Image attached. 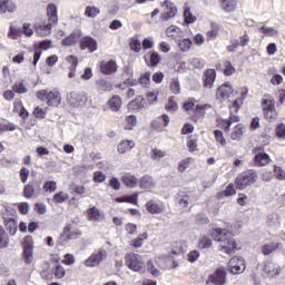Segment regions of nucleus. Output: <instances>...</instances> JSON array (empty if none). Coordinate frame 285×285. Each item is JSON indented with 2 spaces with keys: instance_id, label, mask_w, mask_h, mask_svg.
I'll return each instance as SVG.
<instances>
[{
  "instance_id": "f257e3e1",
  "label": "nucleus",
  "mask_w": 285,
  "mask_h": 285,
  "mask_svg": "<svg viewBox=\"0 0 285 285\" xmlns=\"http://www.w3.org/2000/svg\"><path fill=\"white\" fill-rule=\"evenodd\" d=\"M209 235L214 242H219L220 253H225L226 255H233V253L237 252V242L233 237V232L216 227L209 232Z\"/></svg>"
},
{
  "instance_id": "f03ea898",
  "label": "nucleus",
  "mask_w": 285,
  "mask_h": 285,
  "mask_svg": "<svg viewBox=\"0 0 285 285\" xmlns=\"http://www.w3.org/2000/svg\"><path fill=\"white\" fill-rule=\"evenodd\" d=\"M210 108L212 106L208 104H198L195 98H187L181 105V109L189 116V121H193V124H199L205 119L206 110H210Z\"/></svg>"
},
{
  "instance_id": "7ed1b4c3",
  "label": "nucleus",
  "mask_w": 285,
  "mask_h": 285,
  "mask_svg": "<svg viewBox=\"0 0 285 285\" xmlns=\"http://www.w3.org/2000/svg\"><path fill=\"white\" fill-rule=\"evenodd\" d=\"M257 179H259V175L255 169H247L242 171L234 180V186L236 190H245L248 186H253V184H257Z\"/></svg>"
},
{
  "instance_id": "20e7f679",
  "label": "nucleus",
  "mask_w": 285,
  "mask_h": 285,
  "mask_svg": "<svg viewBox=\"0 0 285 285\" xmlns=\"http://www.w3.org/2000/svg\"><path fill=\"white\" fill-rule=\"evenodd\" d=\"M261 105L266 121H269V124L277 121L279 118V112L275 108V98H273L271 95H264L261 100Z\"/></svg>"
},
{
  "instance_id": "39448f33",
  "label": "nucleus",
  "mask_w": 285,
  "mask_h": 285,
  "mask_svg": "<svg viewBox=\"0 0 285 285\" xmlns=\"http://www.w3.org/2000/svg\"><path fill=\"white\" fill-rule=\"evenodd\" d=\"M39 101H45L51 108H59L61 106V92L59 90L41 89L36 92Z\"/></svg>"
},
{
  "instance_id": "423d86ee",
  "label": "nucleus",
  "mask_w": 285,
  "mask_h": 285,
  "mask_svg": "<svg viewBox=\"0 0 285 285\" xmlns=\"http://www.w3.org/2000/svg\"><path fill=\"white\" fill-rule=\"evenodd\" d=\"M22 259L27 266L35 262V238L27 235L21 240Z\"/></svg>"
},
{
  "instance_id": "0eeeda50",
  "label": "nucleus",
  "mask_w": 285,
  "mask_h": 285,
  "mask_svg": "<svg viewBox=\"0 0 285 285\" xmlns=\"http://www.w3.org/2000/svg\"><path fill=\"white\" fill-rule=\"evenodd\" d=\"M252 153L254 155L253 165L255 168H264L273 163V158H271V155L264 151V147L262 146L255 147L252 149Z\"/></svg>"
},
{
  "instance_id": "6e6552de",
  "label": "nucleus",
  "mask_w": 285,
  "mask_h": 285,
  "mask_svg": "<svg viewBox=\"0 0 285 285\" xmlns=\"http://www.w3.org/2000/svg\"><path fill=\"white\" fill-rule=\"evenodd\" d=\"M3 226L8 230L9 235H17V212H11L6 209V213L2 214Z\"/></svg>"
},
{
  "instance_id": "1a4fd4ad",
  "label": "nucleus",
  "mask_w": 285,
  "mask_h": 285,
  "mask_svg": "<svg viewBox=\"0 0 285 285\" xmlns=\"http://www.w3.org/2000/svg\"><path fill=\"white\" fill-rule=\"evenodd\" d=\"M67 102L71 108H82L88 104V95L86 92L71 91L67 96Z\"/></svg>"
},
{
  "instance_id": "9d476101",
  "label": "nucleus",
  "mask_w": 285,
  "mask_h": 285,
  "mask_svg": "<svg viewBox=\"0 0 285 285\" xmlns=\"http://www.w3.org/2000/svg\"><path fill=\"white\" fill-rule=\"evenodd\" d=\"M106 257H108V252L105 248H99L85 261V266H87V268H95V266H99Z\"/></svg>"
},
{
  "instance_id": "9b49d317",
  "label": "nucleus",
  "mask_w": 285,
  "mask_h": 285,
  "mask_svg": "<svg viewBox=\"0 0 285 285\" xmlns=\"http://www.w3.org/2000/svg\"><path fill=\"white\" fill-rule=\"evenodd\" d=\"M226 267L220 266L216 268V271L210 274L206 281V284H213V285H226Z\"/></svg>"
},
{
  "instance_id": "f8f14e48",
  "label": "nucleus",
  "mask_w": 285,
  "mask_h": 285,
  "mask_svg": "<svg viewBox=\"0 0 285 285\" xmlns=\"http://www.w3.org/2000/svg\"><path fill=\"white\" fill-rule=\"evenodd\" d=\"M125 264L130 271L135 273H139L144 268V262L141 261V256L135 253L127 254L125 257Z\"/></svg>"
},
{
  "instance_id": "ddd939ff",
  "label": "nucleus",
  "mask_w": 285,
  "mask_h": 285,
  "mask_svg": "<svg viewBox=\"0 0 285 285\" xmlns=\"http://www.w3.org/2000/svg\"><path fill=\"white\" fill-rule=\"evenodd\" d=\"M228 271L232 275H239L246 271V261L243 257H233L228 262Z\"/></svg>"
},
{
  "instance_id": "4468645a",
  "label": "nucleus",
  "mask_w": 285,
  "mask_h": 285,
  "mask_svg": "<svg viewBox=\"0 0 285 285\" xmlns=\"http://www.w3.org/2000/svg\"><path fill=\"white\" fill-rule=\"evenodd\" d=\"M81 235V230L79 229H72V225L71 224H67L63 229L62 233L60 234V242L62 244H66V242H70V239H77V237H79Z\"/></svg>"
},
{
  "instance_id": "2eb2a0df",
  "label": "nucleus",
  "mask_w": 285,
  "mask_h": 285,
  "mask_svg": "<svg viewBox=\"0 0 285 285\" xmlns=\"http://www.w3.org/2000/svg\"><path fill=\"white\" fill-rule=\"evenodd\" d=\"M41 191V180H31L23 187V197L32 199L37 193Z\"/></svg>"
},
{
  "instance_id": "dca6fc26",
  "label": "nucleus",
  "mask_w": 285,
  "mask_h": 285,
  "mask_svg": "<svg viewBox=\"0 0 285 285\" xmlns=\"http://www.w3.org/2000/svg\"><path fill=\"white\" fill-rule=\"evenodd\" d=\"M80 50H88V52H97L99 49V43L97 40L90 36H85L80 38V43H79Z\"/></svg>"
},
{
  "instance_id": "f3484780",
  "label": "nucleus",
  "mask_w": 285,
  "mask_h": 285,
  "mask_svg": "<svg viewBox=\"0 0 285 285\" xmlns=\"http://www.w3.org/2000/svg\"><path fill=\"white\" fill-rule=\"evenodd\" d=\"M164 11L160 14V21H168V19H173L177 14V7L170 0H165L163 2Z\"/></svg>"
},
{
  "instance_id": "a211bd4d",
  "label": "nucleus",
  "mask_w": 285,
  "mask_h": 285,
  "mask_svg": "<svg viewBox=\"0 0 285 285\" xmlns=\"http://www.w3.org/2000/svg\"><path fill=\"white\" fill-rule=\"evenodd\" d=\"M145 207L147 213H149V215H161L166 213V205L155 199H150L149 202H147Z\"/></svg>"
},
{
  "instance_id": "6ab92c4d",
  "label": "nucleus",
  "mask_w": 285,
  "mask_h": 285,
  "mask_svg": "<svg viewBox=\"0 0 285 285\" xmlns=\"http://www.w3.org/2000/svg\"><path fill=\"white\" fill-rule=\"evenodd\" d=\"M37 49L33 53V60L32 66L37 68V63H39V60L41 59L42 51L41 50H50L52 48V40H42L39 42L38 47L35 46Z\"/></svg>"
},
{
  "instance_id": "aec40b11",
  "label": "nucleus",
  "mask_w": 285,
  "mask_h": 285,
  "mask_svg": "<svg viewBox=\"0 0 285 285\" xmlns=\"http://www.w3.org/2000/svg\"><path fill=\"white\" fill-rule=\"evenodd\" d=\"M118 68L119 66H117V61L115 60H102L99 63L101 75H115Z\"/></svg>"
},
{
  "instance_id": "412c9836",
  "label": "nucleus",
  "mask_w": 285,
  "mask_h": 285,
  "mask_svg": "<svg viewBox=\"0 0 285 285\" xmlns=\"http://www.w3.org/2000/svg\"><path fill=\"white\" fill-rule=\"evenodd\" d=\"M144 60L146 66H148V68H157L159 63H161V55L153 50V51H149L148 55L144 56Z\"/></svg>"
},
{
  "instance_id": "4be33fe9",
  "label": "nucleus",
  "mask_w": 285,
  "mask_h": 285,
  "mask_svg": "<svg viewBox=\"0 0 285 285\" xmlns=\"http://www.w3.org/2000/svg\"><path fill=\"white\" fill-rule=\"evenodd\" d=\"M248 43H250V36L245 32L242 37H239V40H232V45L227 46V52H235L239 46L244 48L248 46Z\"/></svg>"
},
{
  "instance_id": "5701e85b",
  "label": "nucleus",
  "mask_w": 285,
  "mask_h": 285,
  "mask_svg": "<svg viewBox=\"0 0 285 285\" xmlns=\"http://www.w3.org/2000/svg\"><path fill=\"white\" fill-rule=\"evenodd\" d=\"M82 35L81 30H73L68 37L61 40V46L70 47L76 46V43H80Z\"/></svg>"
},
{
  "instance_id": "b1692460",
  "label": "nucleus",
  "mask_w": 285,
  "mask_h": 285,
  "mask_svg": "<svg viewBox=\"0 0 285 285\" xmlns=\"http://www.w3.org/2000/svg\"><path fill=\"white\" fill-rule=\"evenodd\" d=\"M65 61L68 63L69 79H75L77 75V66H79V58L75 55H69L65 58Z\"/></svg>"
},
{
  "instance_id": "393cba45",
  "label": "nucleus",
  "mask_w": 285,
  "mask_h": 285,
  "mask_svg": "<svg viewBox=\"0 0 285 285\" xmlns=\"http://www.w3.org/2000/svg\"><path fill=\"white\" fill-rule=\"evenodd\" d=\"M217 79V71L215 69H206L203 73L204 88H213L215 80Z\"/></svg>"
},
{
  "instance_id": "a878e982",
  "label": "nucleus",
  "mask_w": 285,
  "mask_h": 285,
  "mask_svg": "<svg viewBox=\"0 0 285 285\" xmlns=\"http://www.w3.org/2000/svg\"><path fill=\"white\" fill-rule=\"evenodd\" d=\"M146 98H144V96H138L128 102L127 108L131 112H139V110H142V108H146Z\"/></svg>"
},
{
  "instance_id": "bb28decb",
  "label": "nucleus",
  "mask_w": 285,
  "mask_h": 285,
  "mask_svg": "<svg viewBox=\"0 0 285 285\" xmlns=\"http://www.w3.org/2000/svg\"><path fill=\"white\" fill-rule=\"evenodd\" d=\"M215 69L218 70V72H223L225 77H230L232 75H235L236 70L233 63L229 60H225L222 65V62H218L215 65Z\"/></svg>"
},
{
  "instance_id": "cd10ccee",
  "label": "nucleus",
  "mask_w": 285,
  "mask_h": 285,
  "mask_svg": "<svg viewBox=\"0 0 285 285\" xmlns=\"http://www.w3.org/2000/svg\"><path fill=\"white\" fill-rule=\"evenodd\" d=\"M230 95H233V85H230V82H225L217 88V99H228Z\"/></svg>"
},
{
  "instance_id": "c85d7f7f",
  "label": "nucleus",
  "mask_w": 285,
  "mask_h": 285,
  "mask_svg": "<svg viewBox=\"0 0 285 285\" xmlns=\"http://www.w3.org/2000/svg\"><path fill=\"white\" fill-rule=\"evenodd\" d=\"M47 18H48V23H51L52 26H57V23H59V14L57 11V4L49 3L47 6Z\"/></svg>"
},
{
  "instance_id": "c756f323",
  "label": "nucleus",
  "mask_w": 285,
  "mask_h": 285,
  "mask_svg": "<svg viewBox=\"0 0 285 285\" xmlns=\"http://www.w3.org/2000/svg\"><path fill=\"white\" fill-rule=\"evenodd\" d=\"M170 124V117L167 114H164L151 122V126L155 130H163V128H168Z\"/></svg>"
},
{
  "instance_id": "7c9ffc66",
  "label": "nucleus",
  "mask_w": 285,
  "mask_h": 285,
  "mask_svg": "<svg viewBox=\"0 0 285 285\" xmlns=\"http://www.w3.org/2000/svg\"><path fill=\"white\" fill-rule=\"evenodd\" d=\"M17 12V3L12 0H0V14Z\"/></svg>"
},
{
  "instance_id": "2f4dec72",
  "label": "nucleus",
  "mask_w": 285,
  "mask_h": 285,
  "mask_svg": "<svg viewBox=\"0 0 285 285\" xmlns=\"http://www.w3.org/2000/svg\"><path fill=\"white\" fill-rule=\"evenodd\" d=\"M218 3L223 11L230 13L237 10V3H239V0H218Z\"/></svg>"
},
{
  "instance_id": "473e14b6",
  "label": "nucleus",
  "mask_w": 285,
  "mask_h": 285,
  "mask_svg": "<svg viewBox=\"0 0 285 285\" xmlns=\"http://www.w3.org/2000/svg\"><path fill=\"white\" fill-rule=\"evenodd\" d=\"M107 106L112 110V112H119V110H121V106H124V100L118 95H114L108 99Z\"/></svg>"
},
{
  "instance_id": "72a5a7b5",
  "label": "nucleus",
  "mask_w": 285,
  "mask_h": 285,
  "mask_svg": "<svg viewBox=\"0 0 285 285\" xmlns=\"http://www.w3.org/2000/svg\"><path fill=\"white\" fill-rule=\"evenodd\" d=\"M96 88L98 92H112V82L106 78H101L96 81Z\"/></svg>"
},
{
  "instance_id": "f704fd0d",
  "label": "nucleus",
  "mask_w": 285,
  "mask_h": 285,
  "mask_svg": "<svg viewBox=\"0 0 285 285\" xmlns=\"http://www.w3.org/2000/svg\"><path fill=\"white\" fill-rule=\"evenodd\" d=\"M87 219L88 222H99V219H104V214L97 207H90L87 209Z\"/></svg>"
},
{
  "instance_id": "c9c22d12",
  "label": "nucleus",
  "mask_w": 285,
  "mask_h": 285,
  "mask_svg": "<svg viewBox=\"0 0 285 285\" xmlns=\"http://www.w3.org/2000/svg\"><path fill=\"white\" fill-rule=\"evenodd\" d=\"M233 195H237V190L235 189V185L230 183L224 190L216 193V199H224V197H233Z\"/></svg>"
},
{
  "instance_id": "e433bc0d",
  "label": "nucleus",
  "mask_w": 285,
  "mask_h": 285,
  "mask_svg": "<svg viewBox=\"0 0 285 285\" xmlns=\"http://www.w3.org/2000/svg\"><path fill=\"white\" fill-rule=\"evenodd\" d=\"M121 181L127 188H137V184H139V179L135 175L126 174L121 177Z\"/></svg>"
},
{
  "instance_id": "4c0bfd02",
  "label": "nucleus",
  "mask_w": 285,
  "mask_h": 285,
  "mask_svg": "<svg viewBox=\"0 0 285 285\" xmlns=\"http://www.w3.org/2000/svg\"><path fill=\"white\" fill-rule=\"evenodd\" d=\"M263 271L269 277H275V276L279 275V268H277V265L273 262H266Z\"/></svg>"
},
{
  "instance_id": "58836bf2",
  "label": "nucleus",
  "mask_w": 285,
  "mask_h": 285,
  "mask_svg": "<svg viewBox=\"0 0 285 285\" xmlns=\"http://www.w3.org/2000/svg\"><path fill=\"white\" fill-rule=\"evenodd\" d=\"M282 248V243H269L265 244L261 247V250L264 255H273L275 250H279Z\"/></svg>"
},
{
  "instance_id": "ea45409f",
  "label": "nucleus",
  "mask_w": 285,
  "mask_h": 285,
  "mask_svg": "<svg viewBox=\"0 0 285 285\" xmlns=\"http://www.w3.org/2000/svg\"><path fill=\"white\" fill-rule=\"evenodd\" d=\"M52 23L48 22L47 24H38L36 26V35L38 37H48L50 32H52Z\"/></svg>"
},
{
  "instance_id": "a19ab883",
  "label": "nucleus",
  "mask_w": 285,
  "mask_h": 285,
  "mask_svg": "<svg viewBox=\"0 0 285 285\" xmlns=\"http://www.w3.org/2000/svg\"><path fill=\"white\" fill-rule=\"evenodd\" d=\"M135 148V141L132 140H122L117 146V151L120 155H124L125 153H128L129 150H132Z\"/></svg>"
},
{
  "instance_id": "79ce46f5",
  "label": "nucleus",
  "mask_w": 285,
  "mask_h": 285,
  "mask_svg": "<svg viewBox=\"0 0 285 285\" xmlns=\"http://www.w3.org/2000/svg\"><path fill=\"white\" fill-rule=\"evenodd\" d=\"M165 110L167 112H177L179 110V104H177V98L175 96H170L166 104H165Z\"/></svg>"
},
{
  "instance_id": "37998d69",
  "label": "nucleus",
  "mask_w": 285,
  "mask_h": 285,
  "mask_svg": "<svg viewBox=\"0 0 285 285\" xmlns=\"http://www.w3.org/2000/svg\"><path fill=\"white\" fill-rule=\"evenodd\" d=\"M244 128L243 124L236 125L229 135L230 139H233V141H239V139L244 137Z\"/></svg>"
},
{
  "instance_id": "c03bdc74",
  "label": "nucleus",
  "mask_w": 285,
  "mask_h": 285,
  "mask_svg": "<svg viewBox=\"0 0 285 285\" xmlns=\"http://www.w3.org/2000/svg\"><path fill=\"white\" fill-rule=\"evenodd\" d=\"M138 184L140 188L147 190L148 188H153V186H155V179H153V176L145 175L138 180Z\"/></svg>"
},
{
  "instance_id": "a18cd8bd",
  "label": "nucleus",
  "mask_w": 285,
  "mask_h": 285,
  "mask_svg": "<svg viewBox=\"0 0 285 285\" xmlns=\"http://www.w3.org/2000/svg\"><path fill=\"white\" fill-rule=\"evenodd\" d=\"M12 90L17 95H26L28 92V85H26V80H20L13 83Z\"/></svg>"
},
{
  "instance_id": "49530a36",
  "label": "nucleus",
  "mask_w": 285,
  "mask_h": 285,
  "mask_svg": "<svg viewBox=\"0 0 285 285\" xmlns=\"http://www.w3.org/2000/svg\"><path fill=\"white\" fill-rule=\"evenodd\" d=\"M10 246V236L6 232V228L0 225V248H8Z\"/></svg>"
},
{
  "instance_id": "de8ad7c7",
  "label": "nucleus",
  "mask_w": 285,
  "mask_h": 285,
  "mask_svg": "<svg viewBox=\"0 0 285 285\" xmlns=\"http://www.w3.org/2000/svg\"><path fill=\"white\" fill-rule=\"evenodd\" d=\"M129 48L131 52H136L137 55H139V52H141V40H139V38L137 37L130 38Z\"/></svg>"
},
{
  "instance_id": "09e8293b",
  "label": "nucleus",
  "mask_w": 285,
  "mask_h": 285,
  "mask_svg": "<svg viewBox=\"0 0 285 285\" xmlns=\"http://www.w3.org/2000/svg\"><path fill=\"white\" fill-rule=\"evenodd\" d=\"M137 126V116L130 115L126 116L125 118V130H135V127Z\"/></svg>"
},
{
  "instance_id": "8fccbe9b",
  "label": "nucleus",
  "mask_w": 285,
  "mask_h": 285,
  "mask_svg": "<svg viewBox=\"0 0 285 285\" xmlns=\"http://www.w3.org/2000/svg\"><path fill=\"white\" fill-rule=\"evenodd\" d=\"M146 239H148V233H142V234L138 235L137 238L131 240L130 246H132L134 248H141L144 246V242H146Z\"/></svg>"
},
{
  "instance_id": "3c124183",
  "label": "nucleus",
  "mask_w": 285,
  "mask_h": 285,
  "mask_svg": "<svg viewBox=\"0 0 285 285\" xmlns=\"http://www.w3.org/2000/svg\"><path fill=\"white\" fill-rule=\"evenodd\" d=\"M169 90L173 95H179L181 92V85L179 83V78H171L169 82Z\"/></svg>"
},
{
  "instance_id": "603ef678",
  "label": "nucleus",
  "mask_w": 285,
  "mask_h": 285,
  "mask_svg": "<svg viewBox=\"0 0 285 285\" xmlns=\"http://www.w3.org/2000/svg\"><path fill=\"white\" fill-rule=\"evenodd\" d=\"M216 126L217 128H220L222 130H224V132H230V121L228 119H224V118H217L216 119Z\"/></svg>"
},
{
  "instance_id": "864d4df0",
  "label": "nucleus",
  "mask_w": 285,
  "mask_h": 285,
  "mask_svg": "<svg viewBox=\"0 0 285 285\" xmlns=\"http://www.w3.org/2000/svg\"><path fill=\"white\" fill-rule=\"evenodd\" d=\"M164 157H166V150H161L157 147L151 148L150 158L154 161H159V159H164Z\"/></svg>"
},
{
  "instance_id": "5fc2aeb1",
  "label": "nucleus",
  "mask_w": 285,
  "mask_h": 285,
  "mask_svg": "<svg viewBox=\"0 0 285 285\" xmlns=\"http://www.w3.org/2000/svg\"><path fill=\"white\" fill-rule=\"evenodd\" d=\"M52 275L56 279H63V277H66V268H63L61 264H58L52 267Z\"/></svg>"
},
{
  "instance_id": "6e6d98bb",
  "label": "nucleus",
  "mask_w": 285,
  "mask_h": 285,
  "mask_svg": "<svg viewBox=\"0 0 285 285\" xmlns=\"http://www.w3.org/2000/svg\"><path fill=\"white\" fill-rule=\"evenodd\" d=\"M178 48L181 50V52H188L190 50V48H193V40H190L188 38L179 40Z\"/></svg>"
},
{
  "instance_id": "4d7b16f0",
  "label": "nucleus",
  "mask_w": 285,
  "mask_h": 285,
  "mask_svg": "<svg viewBox=\"0 0 285 285\" xmlns=\"http://www.w3.org/2000/svg\"><path fill=\"white\" fill-rule=\"evenodd\" d=\"M212 246H213V239H210V237H208V236H203L198 240V248H200L202 250H204L206 248H210Z\"/></svg>"
},
{
  "instance_id": "13d9d810",
  "label": "nucleus",
  "mask_w": 285,
  "mask_h": 285,
  "mask_svg": "<svg viewBox=\"0 0 285 285\" xmlns=\"http://www.w3.org/2000/svg\"><path fill=\"white\" fill-rule=\"evenodd\" d=\"M191 163H193V157H187V158L183 159L178 164V171L179 173H186V170H188V168H190Z\"/></svg>"
},
{
  "instance_id": "bf43d9fd",
  "label": "nucleus",
  "mask_w": 285,
  "mask_h": 285,
  "mask_svg": "<svg viewBox=\"0 0 285 285\" xmlns=\"http://www.w3.org/2000/svg\"><path fill=\"white\" fill-rule=\"evenodd\" d=\"M187 148L189 153H195L197 150V136L190 135L187 138Z\"/></svg>"
},
{
  "instance_id": "052dcab7",
  "label": "nucleus",
  "mask_w": 285,
  "mask_h": 285,
  "mask_svg": "<svg viewBox=\"0 0 285 285\" xmlns=\"http://www.w3.org/2000/svg\"><path fill=\"white\" fill-rule=\"evenodd\" d=\"M101 10H99V8L92 6H88L85 9V16L89 17L90 19H95V17H97V14H99Z\"/></svg>"
},
{
  "instance_id": "680f3d73",
  "label": "nucleus",
  "mask_w": 285,
  "mask_h": 285,
  "mask_svg": "<svg viewBox=\"0 0 285 285\" xmlns=\"http://www.w3.org/2000/svg\"><path fill=\"white\" fill-rule=\"evenodd\" d=\"M184 18L187 23H195L197 21V17H195L193 12H190V7H185Z\"/></svg>"
},
{
  "instance_id": "e2e57ef3",
  "label": "nucleus",
  "mask_w": 285,
  "mask_h": 285,
  "mask_svg": "<svg viewBox=\"0 0 285 285\" xmlns=\"http://www.w3.org/2000/svg\"><path fill=\"white\" fill-rule=\"evenodd\" d=\"M273 175L279 181H285V171L281 166H274Z\"/></svg>"
},
{
  "instance_id": "0e129e2a",
  "label": "nucleus",
  "mask_w": 285,
  "mask_h": 285,
  "mask_svg": "<svg viewBox=\"0 0 285 285\" xmlns=\"http://www.w3.org/2000/svg\"><path fill=\"white\" fill-rule=\"evenodd\" d=\"M69 196L65 191H59L53 195V202L55 204H63V202H68Z\"/></svg>"
},
{
  "instance_id": "69168bd1",
  "label": "nucleus",
  "mask_w": 285,
  "mask_h": 285,
  "mask_svg": "<svg viewBox=\"0 0 285 285\" xmlns=\"http://www.w3.org/2000/svg\"><path fill=\"white\" fill-rule=\"evenodd\" d=\"M45 193H55L57 190V181L47 180L42 186Z\"/></svg>"
},
{
  "instance_id": "338daca9",
  "label": "nucleus",
  "mask_w": 285,
  "mask_h": 285,
  "mask_svg": "<svg viewBox=\"0 0 285 285\" xmlns=\"http://www.w3.org/2000/svg\"><path fill=\"white\" fill-rule=\"evenodd\" d=\"M275 137L277 139H285V124L281 122L275 127Z\"/></svg>"
},
{
  "instance_id": "774afa93",
  "label": "nucleus",
  "mask_w": 285,
  "mask_h": 285,
  "mask_svg": "<svg viewBox=\"0 0 285 285\" xmlns=\"http://www.w3.org/2000/svg\"><path fill=\"white\" fill-rule=\"evenodd\" d=\"M48 111L41 107H35L33 117L36 119H46Z\"/></svg>"
}]
</instances>
